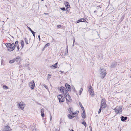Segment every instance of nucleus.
Here are the masks:
<instances>
[{
    "mask_svg": "<svg viewBox=\"0 0 131 131\" xmlns=\"http://www.w3.org/2000/svg\"><path fill=\"white\" fill-rule=\"evenodd\" d=\"M100 77L101 78L103 79L106 74V70L102 68L101 69Z\"/></svg>",
    "mask_w": 131,
    "mask_h": 131,
    "instance_id": "f257e3e1",
    "label": "nucleus"
},
{
    "mask_svg": "<svg viewBox=\"0 0 131 131\" xmlns=\"http://www.w3.org/2000/svg\"><path fill=\"white\" fill-rule=\"evenodd\" d=\"M60 90L61 92L63 93L64 96H66V94H68V93L64 87L62 86L60 88Z\"/></svg>",
    "mask_w": 131,
    "mask_h": 131,
    "instance_id": "f03ea898",
    "label": "nucleus"
},
{
    "mask_svg": "<svg viewBox=\"0 0 131 131\" xmlns=\"http://www.w3.org/2000/svg\"><path fill=\"white\" fill-rule=\"evenodd\" d=\"M106 107V104L105 102V100L104 99H103L101 101V107L104 108Z\"/></svg>",
    "mask_w": 131,
    "mask_h": 131,
    "instance_id": "7ed1b4c3",
    "label": "nucleus"
},
{
    "mask_svg": "<svg viewBox=\"0 0 131 131\" xmlns=\"http://www.w3.org/2000/svg\"><path fill=\"white\" fill-rule=\"evenodd\" d=\"M19 108H20L23 110H24V108L25 106V105L24 104L23 102H21L19 104Z\"/></svg>",
    "mask_w": 131,
    "mask_h": 131,
    "instance_id": "20e7f679",
    "label": "nucleus"
},
{
    "mask_svg": "<svg viewBox=\"0 0 131 131\" xmlns=\"http://www.w3.org/2000/svg\"><path fill=\"white\" fill-rule=\"evenodd\" d=\"M16 46L15 45L14 43H12L11 44L10 48L7 49V50L9 51H11L14 50Z\"/></svg>",
    "mask_w": 131,
    "mask_h": 131,
    "instance_id": "39448f33",
    "label": "nucleus"
},
{
    "mask_svg": "<svg viewBox=\"0 0 131 131\" xmlns=\"http://www.w3.org/2000/svg\"><path fill=\"white\" fill-rule=\"evenodd\" d=\"M114 110L117 114L121 112L122 111V108L120 107H116Z\"/></svg>",
    "mask_w": 131,
    "mask_h": 131,
    "instance_id": "423d86ee",
    "label": "nucleus"
},
{
    "mask_svg": "<svg viewBox=\"0 0 131 131\" xmlns=\"http://www.w3.org/2000/svg\"><path fill=\"white\" fill-rule=\"evenodd\" d=\"M29 87L32 89H33L35 87V84L34 81L32 80V82H29L28 83Z\"/></svg>",
    "mask_w": 131,
    "mask_h": 131,
    "instance_id": "0eeeda50",
    "label": "nucleus"
},
{
    "mask_svg": "<svg viewBox=\"0 0 131 131\" xmlns=\"http://www.w3.org/2000/svg\"><path fill=\"white\" fill-rule=\"evenodd\" d=\"M89 91L92 96L94 95V92L92 89V88L91 86H90L89 87Z\"/></svg>",
    "mask_w": 131,
    "mask_h": 131,
    "instance_id": "6e6552de",
    "label": "nucleus"
},
{
    "mask_svg": "<svg viewBox=\"0 0 131 131\" xmlns=\"http://www.w3.org/2000/svg\"><path fill=\"white\" fill-rule=\"evenodd\" d=\"M66 97V101L68 102H70L71 100V99L70 96L69 94L68 93V94H66V96H64Z\"/></svg>",
    "mask_w": 131,
    "mask_h": 131,
    "instance_id": "1a4fd4ad",
    "label": "nucleus"
},
{
    "mask_svg": "<svg viewBox=\"0 0 131 131\" xmlns=\"http://www.w3.org/2000/svg\"><path fill=\"white\" fill-rule=\"evenodd\" d=\"M3 129L4 131H10L11 129L10 127L8 126H4Z\"/></svg>",
    "mask_w": 131,
    "mask_h": 131,
    "instance_id": "9d476101",
    "label": "nucleus"
},
{
    "mask_svg": "<svg viewBox=\"0 0 131 131\" xmlns=\"http://www.w3.org/2000/svg\"><path fill=\"white\" fill-rule=\"evenodd\" d=\"M65 5L66 6L67 10H68V9L70 7V5H69V3L67 2H65L64 3Z\"/></svg>",
    "mask_w": 131,
    "mask_h": 131,
    "instance_id": "9b49d317",
    "label": "nucleus"
},
{
    "mask_svg": "<svg viewBox=\"0 0 131 131\" xmlns=\"http://www.w3.org/2000/svg\"><path fill=\"white\" fill-rule=\"evenodd\" d=\"M15 61H16L17 63H19L21 61L20 58L19 57H18L15 58Z\"/></svg>",
    "mask_w": 131,
    "mask_h": 131,
    "instance_id": "f8f14e48",
    "label": "nucleus"
},
{
    "mask_svg": "<svg viewBox=\"0 0 131 131\" xmlns=\"http://www.w3.org/2000/svg\"><path fill=\"white\" fill-rule=\"evenodd\" d=\"M65 86L66 88L67 89L68 91H70L71 86L70 85H69L68 84L66 83L65 84Z\"/></svg>",
    "mask_w": 131,
    "mask_h": 131,
    "instance_id": "ddd939ff",
    "label": "nucleus"
},
{
    "mask_svg": "<svg viewBox=\"0 0 131 131\" xmlns=\"http://www.w3.org/2000/svg\"><path fill=\"white\" fill-rule=\"evenodd\" d=\"M57 64H58V63H56L54 65H53L51 66H50V68H52L53 69L56 68H57Z\"/></svg>",
    "mask_w": 131,
    "mask_h": 131,
    "instance_id": "4468645a",
    "label": "nucleus"
},
{
    "mask_svg": "<svg viewBox=\"0 0 131 131\" xmlns=\"http://www.w3.org/2000/svg\"><path fill=\"white\" fill-rule=\"evenodd\" d=\"M27 27L28 28L30 31L32 33L34 37L35 38V32H34L33 31H32L30 28L29 27Z\"/></svg>",
    "mask_w": 131,
    "mask_h": 131,
    "instance_id": "2eb2a0df",
    "label": "nucleus"
},
{
    "mask_svg": "<svg viewBox=\"0 0 131 131\" xmlns=\"http://www.w3.org/2000/svg\"><path fill=\"white\" fill-rule=\"evenodd\" d=\"M127 118V117L126 116L124 117V116H122L121 117V120L123 122H124V121L126 120Z\"/></svg>",
    "mask_w": 131,
    "mask_h": 131,
    "instance_id": "dca6fc26",
    "label": "nucleus"
},
{
    "mask_svg": "<svg viewBox=\"0 0 131 131\" xmlns=\"http://www.w3.org/2000/svg\"><path fill=\"white\" fill-rule=\"evenodd\" d=\"M5 45L7 48V49H9L10 48L11 44L10 43H7L5 44Z\"/></svg>",
    "mask_w": 131,
    "mask_h": 131,
    "instance_id": "f3484780",
    "label": "nucleus"
},
{
    "mask_svg": "<svg viewBox=\"0 0 131 131\" xmlns=\"http://www.w3.org/2000/svg\"><path fill=\"white\" fill-rule=\"evenodd\" d=\"M117 65V62H115L114 63H113L112 64L111 67L112 68H113L115 67Z\"/></svg>",
    "mask_w": 131,
    "mask_h": 131,
    "instance_id": "a211bd4d",
    "label": "nucleus"
},
{
    "mask_svg": "<svg viewBox=\"0 0 131 131\" xmlns=\"http://www.w3.org/2000/svg\"><path fill=\"white\" fill-rule=\"evenodd\" d=\"M65 100V97H63V96H62V97H61V99L59 100V102H63Z\"/></svg>",
    "mask_w": 131,
    "mask_h": 131,
    "instance_id": "6ab92c4d",
    "label": "nucleus"
},
{
    "mask_svg": "<svg viewBox=\"0 0 131 131\" xmlns=\"http://www.w3.org/2000/svg\"><path fill=\"white\" fill-rule=\"evenodd\" d=\"M44 112V109L43 108L41 109V115L42 117H44V114L43 113Z\"/></svg>",
    "mask_w": 131,
    "mask_h": 131,
    "instance_id": "aec40b11",
    "label": "nucleus"
},
{
    "mask_svg": "<svg viewBox=\"0 0 131 131\" xmlns=\"http://www.w3.org/2000/svg\"><path fill=\"white\" fill-rule=\"evenodd\" d=\"M69 113L71 114H72V113L73 112V109L72 108L70 107L69 108Z\"/></svg>",
    "mask_w": 131,
    "mask_h": 131,
    "instance_id": "412c9836",
    "label": "nucleus"
},
{
    "mask_svg": "<svg viewBox=\"0 0 131 131\" xmlns=\"http://www.w3.org/2000/svg\"><path fill=\"white\" fill-rule=\"evenodd\" d=\"M21 48H23L24 46V42L23 40H22L21 41Z\"/></svg>",
    "mask_w": 131,
    "mask_h": 131,
    "instance_id": "4be33fe9",
    "label": "nucleus"
},
{
    "mask_svg": "<svg viewBox=\"0 0 131 131\" xmlns=\"http://www.w3.org/2000/svg\"><path fill=\"white\" fill-rule=\"evenodd\" d=\"M68 117L69 119H72L74 117V116L70 114H69L68 115Z\"/></svg>",
    "mask_w": 131,
    "mask_h": 131,
    "instance_id": "5701e85b",
    "label": "nucleus"
},
{
    "mask_svg": "<svg viewBox=\"0 0 131 131\" xmlns=\"http://www.w3.org/2000/svg\"><path fill=\"white\" fill-rule=\"evenodd\" d=\"M14 62H15V58L13 60H11L9 61V62L10 63H14Z\"/></svg>",
    "mask_w": 131,
    "mask_h": 131,
    "instance_id": "b1692460",
    "label": "nucleus"
},
{
    "mask_svg": "<svg viewBox=\"0 0 131 131\" xmlns=\"http://www.w3.org/2000/svg\"><path fill=\"white\" fill-rule=\"evenodd\" d=\"M62 96L61 95H58V98L59 100L60 99H61V97H62Z\"/></svg>",
    "mask_w": 131,
    "mask_h": 131,
    "instance_id": "393cba45",
    "label": "nucleus"
},
{
    "mask_svg": "<svg viewBox=\"0 0 131 131\" xmlns=\"http://www.w3.org/2000/svg\"><path fill=\"white\" fill-rule=\"evenodd\" d=\"M83 90V89L82 88H81L80 90L79 91V95H81V93L82 92V91Z\"/></svg>",
    "mask_w": 131,
    "mask_h": 131,
    "instance_id": "a878e982",
    "label": "nucleus"
},
{
    "mask_svg": "<svg viewBox=\"0 0 131 131\" xmlns=\"http://www.w3.org/2000/svg\"><path fill=\"white\" fill-rule=\"evenodd\" d=\"M79 105H80V106L81 107L82 109V110H84V107H83V106L82 105L81 103H79Z\"/></svg>",
    "mask_w": 131,
    "mask_h": 131,
    "instance_id": "bb28decb",
    "label": "nucleus"
},
{
    "mask_svg": "<svg viewBox=\"0 0 131 131\" xmlns=\"http://www.w3.org/2000/svg\"><path fill=\"white\" fill-rule=\"evenodd\" d=\"M24 39L25 40V42L26 43V44H28V41L27 40L26 38H24Z\"/></svg>",
    "mask_w": 131,
    "mask_h": 131,
    "instance_id": "cd10ccee",
    "label": "nucleus"
},
{
    "mask_svg": "<svg viewBox=\"0 0 131 131\" xmlns=\"http://www.w3.org/2000/svg\"><path fill=\"white\" fill-rule=\"evenodd\" d=\"M104 109V108H102V107H100V108L98 111V114H99L100 113L102 109Z\"/></svg>",
    "mask_w": 131,
    "mask_h": 131,
    "instance_id": "c85d7f7f",
    "label": "nucleus"
},
{
    "mask_svg": "<svg viewBox=\"0 0 131 131\" xmlns=\"http://www.w3.org/2000/svg\"><path fill=\"white\" fill-rule=\"evenodd\" d=\"M81 22H83L86 21V20L84 18L81 19Z\"/></svg>",
    "mask_w": 131,
    "mask_h": 131,
    "instance_id": "c756f323",
    "label": "nucleus"
},
{
    "mask_svg": "<svg viewBox=\"0 0 131 131\" xmlns=\"http://www.w3.org/2000/svg\"><path fill=\"white\" fill-rule=\"evenodd\" d=\"M81 116H82V117L83 118H85L86 116L85 115V114H82Z\"/></svg>",
    "mask_w": 131,
    "mask_h": 131,
    "instance_id": "7c9ffc66",
    "label": "nucleus"
},
{
    "mask_svg": "<svg viewBox=\"0 0 131 131\" xmlns=\"http://www.w3.org/2000/svg\"><path fill=\"white\" fill-rule=\"evenodd\" d=\"M82 123L85 126V127L86 126V123L85 122H84Z\"/></svg>",
    "mask_w": 131,
    "mask_h": 131,
    "instance_id": "2f4dec72",
    "label": "nucleus"
},
{
    "mask_svg": "<svg viewBox=\"0 0 131 131\" xmlns=\"http://www.w3.org/2000/svg\"><path fill=\"white\" fill-rule=\"evenodd\" d=\"M51 75L50 74H48V76L47 79L48 80H49L51 78Z\"/></svg>",
    "mask_w": 131,
    "mask_h": 131,
    "instance_id": "473e14b6",
    "label": "nucleus"
},
{
    "mask_svg": "<svg viewBox=\"0 0 131 131\" xmlns=\"http://www.w3.org/2000/svg\"><path fill=\"white\" fill-rule=\"evenodd\" d=\"M50 45V44L49 43H47L45 45V47H47L49 46Z\"/></svg>",
    "mask_w": 131,
    "mask_h": 131,
    "instance_id": "72a5a7b5",
    "label": "nucleus"
},
{
    "mask_svg": "<svg viewBox=\"0 0 131 131\" xmlns=\"http://www.w3.org/2000/svg\"><path fill=\"white\" fill-rule=\"evenodd\" d=\"M3 88H4V89H8V88H7V86L6 85H5L3 86Z\"/></svg>",
    "mask_w": 131,
    "mask_h": 131,
    "instance_id": "f704fd0d",
    "label": "nucleus"
},
{
    "mask_svg": "<svg viewBox=\"0 0 131 131\" xmlns=\"http://www.w3.org/2000/svg\"><path fill=\"white\" fill-rule=\"evenodd\" d=\"M43 86L44 87H45L46 89H48V87L45 84H43Z\"/></svg>",
    "mask_w": 131,
    "mask_h": 131,
    "instance_id": "c9c22d12",
    "label": "nucleus"
},
{
    "mask_svg": "<svg viewBox=\"0 0 131 131\" xmlns=\"http://www.w3.org/2000/svg\"><path fill=\"white\" fill-rule=\"evenodd\" d=\"M61 9L63 10H66V9L65 7L61 8Z\"/></svg>",
    "mask_w": 131,
    "mask_h": 131,
    "instance_id": "e433bc0d",
    "label": "nucleus"
},
{
    "mask_svg": "<svg viewBox=\"0 0 131 131\" xmlns=\"http://www.w3.org/2000/svg\"><path fill=\"white\" fill-rule=\"evenodd\" d=\"M81 19H79L77 21V23H80V22H81Z\"/></svg>",
    "mask_w": 131,
    "mask_h": 131,
    "instance_id": "4c0bfd02",
    "label": "nucleus"
},
{
    "mask_svg": "<svg viewBox=\"0 0 131 131\" xmlns=\"http://www.w3.org/2000/svg\"><path fill=\"white\" fill-rule=\"evenodd\" d=\"M57 27L58 28H60L61 27V25H57Z\"/></svg>",
    "mask_w": 131,
    "mask_h": 131,
    "instance_id": "58836bf2",
    "label": "nucleus"
},
{
    "mask_svg": "<svg viewBox=\"0 0 131 131\" xmlns=\"http://www.w3.org/2000/svg\"><path fill=\"white\" fill-rule=\"evenodd\" d=\"M83 111V113L82 114H85V112L84 110H84H82Z\"/></svg>",
    "mask_w": 131,
    "mask_h": 131,
    "instance_id": "ea45409f",
    "label": "nucleus"
},
{
    "mask_svg": "<svg viewBox=\"0 0 131 131\" xmlns=\"http://www.w3.org/2000/svg\"><path fill=\"white\" fill-rule=\"evenodd\" d=\"M73 43H74V42H75V38L74 37H73Z\"/></svg>",
    "mask_w": 131,
    "mask_h": 131,
    "instance_id": "a19ab883",
    "label": "nucleus"
},
{
    "mask_svg": "<svg viewBox=\"0 0 131 131\" xmlns=\"http://www.w3.org/2000/svg\"><path fill=\"white\" fill-rule=\"evenodd\" d=\"M76 114V113L75 112L74 113H72V114L73 115H75Z\"/></svg>",
    "mask_w": 131,
    "mask_h": 131,
    "instance_id": "79ce46f5",
    "label": "nucleus"
},
{
    "mask_svg": "<svg viewBox=\"0 0 131 131\" xmlns=\"http://www.w3.org/2000/svg\"><path fill=\"white\" fill-rule=\"evenodd\" d=\"M18 42L17 41H16V42H15V44H18Z\"/></svg>",
    "mask_w": 131,
    "mask_h": 131,
    "instance_id": "37998d69",
    "label": "nucleus"
},
{
    "mask_svg": "<svg viewBox=\"0 0 131 131\" xmlns=\"http://www.w3.org/2000/svg\"><path fill=\"white\" fill-rule=\"evenodd\" d=\"M89 127L90 128V129L91 131H92V128H91V126H89Z\"/></svg>",
    "mask_w": 131,
    "mask_h": 131,
    "instance_id": "c03bdc74",
    "label": "nucleus"
},
{
    "mask_svg": "<svg viewBox=\"0 0 131 131\" xmlns=\"http://www.w3.org/2000/svg\"><path fill=\"white\" fill-rule=\"evenodd\" d=\"M17 48L18 49V50H19V46H18H18L17 47Z\"/></svg>",
    "mask_w": 131,
    "mask_h": 131,
    "instance_id": "a18cd8bd",
    "label": "nucleus"
},
{
    "mask_svg": "<svg viewBox=\"0 0 131 131\" xmlns=\"http://www.w3.org/2000/svg\"><path fill=\"white\" fill-rule=\"evenodd\" d=\"M38 38H39V40L40 41V35H39V36H38Z\"/></svg>",
    "mask_w": 131,
    "mask_h": 131,
    "instance_id": "49530a36",
    "label": "nucleus"
},
{
    "mask_svg": "<svg viewBox=\"0 0 131 131\" xmlns=\"http://www.w3.org/2000/svg\"><path fill=\"white\" fill-rule=\"evenodd\" d=\"M51 119H52V117H51V114H50V120H51Z\"/></svg>",
    "mask_w": 131,
    "mask_h": 131,
    "instance_id": "de8ad7c7",
    "label": "nucleus"
},
{
    "mask_svg": "<svg viewBox=\"0 0 131 131\" xmlns=\"http://www.w3.org/2000/svg\"><path fill=\"white\" fill-rule=\"evenodd\" d=\"M60 72H61V73H63V72H64L63 71H60Z\"/></svg>",
    "mask_w": 131,
    "mask_h": 131,
    "instance_id": "09e8293b",
    "label": "nucleus"
},
{
    "mask_svg": "<svg viewBox=\"0 0 131 131\" xmlns=\"http://www.w3.org/2000/svg\"><path fill=\"white\" fill-rule=\"evenodd\" d=\"M44 14H46V15H48V13H45Z\"/></svg>",
    "mask_w": 131,
    "mask_h": 131,
    "instance_id": "8fccbe9b",
    "label": "nucleus"
},
{
    "mask_svg": "<svg viewBox=\"0 0 131 131\" xmlns=\"http://www.w3.org/2000/svg\"><path fill=\"white\" fill-rule=\"evenodd\" d=\"M46 47H45V46L44 47V48H43V49H45Z\"/></svg>",
    "mask_w": 131,
    "mask_h": 131,
    "instance_id": "3c124183",
    "label": "nucleus"
},
{
    "mask_svg": "<svg viewBox=\"0 0 131 131\" xmlns=\"http://www.w3.org/2000/svg\"><path fill=\"white\" fill-rule=\"evenodd\" d=\"M36 129H34L32 130L33 131H34L35 130H36Z\"/></svg>",
    "mask_w": 131,
    "mask_h": 131,
    "instance_id": "603ef678",
    "label": "nucleus"
},
{
    "mask_svg": "<svg viewBox=\"0 0 131 131\" xmlns=\"http://www.w3.org/2000/svg\"><path fill=\"white\" fill-rule=\"evenodd\" d=\"M74 43H73V45H72L73 46H74Z\"/></svg>",
    "mask_w": 131,
    "mask_h": 131,
    "instance_id": "864d4df0",
    "label": "nucleus"
},
{
    "mask_svg": "<svg viewBox=\"0 0 131 131\" xmlns=\"http://www.w3.org/2000/svg\"><path fill=\"white\" fill-rule=\"evenodd\" d=\"M70 131H74V130L73 129H71Z\"/></svg>",
    "mask_w": 131,
    "mask_h": 131,
    "instance_id": "5fc2aeb1",
    "label": "nucleus"
},
{
    "mask_svg": "<svg viewBox=\"0 0 131 131\" xmlns=\"http://www.w3.org/2000/svg\"><path fill=\"white\" fill-rule=\"evenodd\" d=\"M73 89L74 90V91H75V88H74V89Z\"/></svg>",
    "mask_w": 131,
    "mask_h": 131,
    "instance_id": "6e6d98bb",
    "label": "nucleus"
},
{
    "mask_svg": "<svg viewBox=\"0 0 131 131\" xmlns=\"http://www.w3.org/2000/svg\"><path fill=\"white\" fill-rule=\"evenodd\" d=\"M67 53H68V51L67 48Z\"/></svg>",
    "mask_w": 131,
    "mask_h": 131,
    "instance_id": "4d7b16f0",
    "label": "nucleus"
},
{
    "mask_svg": "<svg viewBox=\"0 0 131 131\" xmlns=\"http://www.w3.org/2000/svg\"><path fill=\"white\" fill-rule=\"evenodd\" d=\"M42 1H43L44 0H41Z\"/></svg>",
    "mask_w": 131,
    "mask_h": 131,
    "instance_id": "13d9d810",
    "label": "nucleus"
},
{
    "mask_svg": "<svg viewBox=\"0 0 131 131\" xmlns=\"http://www.w3.org/2000/svg\"><path fill=\"white\" fill-rule=\"evenodd\" d=\"M94 13L95 12V11H94Z\"/></svg>",
    "mask_w": 131,
    "mask_h": 131,
    "instance_id": "bf43d9fd",
    "label": "nucleus"
}]
</instances>
